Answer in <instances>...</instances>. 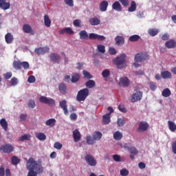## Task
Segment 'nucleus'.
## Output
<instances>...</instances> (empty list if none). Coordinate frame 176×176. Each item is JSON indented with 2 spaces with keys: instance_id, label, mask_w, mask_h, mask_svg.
I'll list each match as a JSON object with an SVG mask.
<instances>
[{
  "instance_id": "obj_53",
  "label": "nucleus",
  "mask_w": 176,
  "mask_h": 176,
  "mask_svg": "<svg viewBox=\"0 0 176 176\" xmlns=\"http://www.w3.org/2000/svg\"><path fill=\"white\" fill-rule=\"evenodd\" d=\"M149 87L152 90V91H155V90L157 89V86H156V84H155V82H151L149 83Z\"/></svg>"
},
{
  "instance_id": "obj_62",
  "label": "nucleus",
  "mask_w": 176,
  "mask_h": 176,
  "mask_svg": "<svg viewBox=\"0 0 176 176\" xmlns=\"http://www.w3.org/2000/svg\"><path fill=\"white\" fill-rule=\"evenodd\" d=\"M109 53L111 54V56H113V54H116V50L113 47H110L109 49Z\"/></svg>"
},
{
  "instance_id": "obj_57",
  "label": "nucleus",
  "mask_w": 176,
  "mask_h": 176,
  "mask_svg": "<svg viewBox=\"0 0 176 176\" xmlns=\"http://www.w3.org/2000/svg\"><path fill=\"white\" fill-rule=\"evenodd\" d=\"M64 1H65V3L67 5V6H70L71 8L74 6V0H64Z\"/></svg>"
},
{
  "instance_id": "obj_30",
  "label": "nucleus",
  "mask_w": 176,
  "mask_h": 176,
  "mask_svg": "<svg viewBox=\"0 0 176 176\" xmlns=\"http://www.w3.org/2000/svg\"><path fill=\"white\" fill-rule=\"evenodd\" d=\"M168 129L169 130L172 132L174 133V131H175L176 130V124L173 121H168Z\"/></svg>"
},
{
  "instance_id": "obj_1",
  "label": "nucleus",
  "mask_w": 176,
  "mask_h": 176,
  "mask_svg": "<svg viewBox=\"0 0 176 176\" xmlns=\"http://www.w3.org/2000/svg\"><path fill=\"white\" fill-rule=\"evenodd\" d=\"M26 168L29 171H38V173H43V166L38 164V162L32 157L28 159L26 162Z\"/></svg>"
},
{
  "instance_id": "obj_16",
  "label": "nucleus",
  "mask_w": 176,
  "mask_h": 176,
  "mask_svg": "<svg viewBox=\"0 0 176 176\" xmlns=\"http://www.w3.org/2000/svg\"><path fill=\"white\" fill-rule=\"evenodd\" d=\"M0 8L3 10H8L10 8V3L6 2V0H0Z\"/></svg>"
},
{
  "instance_id": "obj_23",
  "label": "nucleus",
  "mask_w": 176,
  "mask_h": 176,
  "mask_svg": "<svg viewBox=\"0 0 176 176\" xmlns=\"http://www.w3.org/2000/svg\"><path fill=\"white\" fill-rule=\"evenodd\" d=\"M112 9L116 10V12H122V5L119 1H115L112 5Z\"/></svg>"
},
{
  "instance_id": "obj_60",
  "label": "nucleus",
  "mask_w": 176,
  "mask_h": 176,
  "mask_svg": "<svg viewBox=\"0 0 176 176\" xmlns=\"http://www.w3.org/2000/svg\"><path fill=\"white\" fill-rule=\"evenodd\" d=\"M28 82L29 83H34L35 82V76H30L28 78Z\"/></svg>"
},
{
  "instance_id": "obj_17",
  "label": "nucleus",
  "mask_w": 176,
  "mask_h": 176,
  "mask_svg": "<svg viewBox=\"0 0 176 176\" xmlns=\"http://www.w3.org/2000/svg\"><path fill=\"white\" fill-rule=\"evenodd\" d=\"M116 45L117 46H123L124 45V38L121 36H117L115 38Z\"/></svg>"
},
{
  "instance_id": "obj_38",
  "label": "nucleus",
  "mask_w": 176,
  "mask_h": 176,
  "mask_svg": "<svg viewBox=\"0 0 176 176\" xmlns=\"http://www.w3.org/2000/svg\"><path fill=\"white\" fill-rule=\"evenodd\" d=\"M102 137V133L100 131L94 132L93 134V138L95 140V141H98L99 140H101Z\"/></svg>"
},
{
  "instance_id": "obj_49",
  "label": "nucleus",
  "mask_w": 176,
  "mask_h": 176,
  "mask_svg": "<svg viewBox=\"0 0 176 176\" xmlns=\"http://www.w3.org/2000/svg\"><path fill=\"white\" fill-rule=\"evenodd\" d=\"M12 163L16 166L20 163V159L17 158L16 156H13L12 157Z\"/></svg>"
},
{
  "instance_id": "obj_45",
  "label": "nucleus",
  "mask_w": 176,
  "mask_h": 176,
  "mask_svg": "<svg viewBox=\"0 0 176 176\" xmlns=\"http://www.w3.org/2000/svg\"><path fill=\"white\" fill-rule=\"evenodd\" d=\"M87 140V143L89 145H93V144H96V140H94V138H91V136H87L86 138Z\"/></svg>"
},
{
  "instance_id": "obj_26",
  "label": "nucleus",
  "mask_w": 176,
  "mask_h": 176,
  "mask_svg": "<svg viewBox=\"0 0 176 176\" xmlns=\"http://www.w3.org/2000/svg\"><path fill=\"white\" fill-rule=\"evenodd\" d=\"M80 35V39H82V41H87L89 39V34H87V32L86 30H82L79 32Z\"/></svg>"
},
{
  "instance_id": "obj_42",
  "label": "nucleus",
  "mask_w": 176,
  "mask_h": 176,
  "mask_svg": "<svg viewBox=\"0 0 176 176\" xmlns=\"http://www.w3.org/2000/svg\"><path fill=\"white\" fill-rule=\"evenodd\" d=\"M140 36L138 34H134L129 37L130 42H137V41L140 39Z\"/></svg>"
},
{
  "instance_id": "obj_2",
  "label": "nucleus",
  "mask_w": 176,
  "mask_h": 176,
  "mask_svg": "<svg viewBox=\"0 0 176 176\" xmlns=\"http://www.w3.org/2000/svg\"><path fill=\"white\" fill-rule=\"evenodd\" d=\"M113 64L116 65L118 69H122L126 67V54H121L120 56L116 57L113 60Z\"/></svg>"
},
{
  "instance_id": "obj_34",
  "label": "nucleus",
  "mask_w": 176,
  "mask_h": 176,
  "mask_svg": "<svg viewBox=\"0 0 176 176\" xmlns=\"http://www.w3.org/2000/svg\"><path fill=\"white\" fill-rule=\"evenodd\" d=\"M161 76L164 79H171V78H172L171 72H170L168 71L163 72L161 73Z\"/></svg>"
},
{
  "instance_id": "obj_61",
  "label": "nucleus",
  "mask_w": 176,
  "mask_h": 176,
  "mask_svg": "<svg viewBox=\"0 0 176 176\" xmlns=\"http://www.w3.org/2000/svg\"><path fill=\"white\" fill-rule=\"evenodd\" d=\"M73 24L75 27H81L80 25V20L76 19L74 21Z\"/></svg>"
},
{
  "instance_id": "obj_21",
  "label": "nucleus",
  "mask_w": 176,
  "mask_h": 176,
  "mask_svg": "<svg viewBox=\"0 0 176 176\" xmlns=\"http://www.w3.org/2000/svg\"><path fill=\"white\" fill-rule=\"evenodd\" d=\"M99 8L100 12H106L107 9L108 8V1H102L100 2Z\"/></svg>"
},
{
  "instance_id": "obj_28",
  "label": "nucleus",
  "mask_w": 176,
  "mask_h": 176,
  "mask_svg": "<svg viewBox=\"0 0 176 176\" xmlns=\"http://www.w3.org/2000/svg\"><path fill=\"white\" fill-rule=\"evenodd\" d=\"M80 79V74L78 73H73L72 76L71 82L72 83H76Z\"/></svg>"
},
{
  "instance_id": "obj_39",
  "label": "nucleus",
  "mask_w": 176,
  "mask_h": 176,
  "mask_svg": "<svg viewBox=\"0 0 176 176\" xmlns=\"http://www.w3.org/2000/svg\"><path fill=\"white\" fill-rule=\"evenodd\" d=\"M113 138L116 141H119L121 138H123V135L122 133H120V131H117L113 133Z\"/></svg>"
},
{
  "instance_id": "obj_44",
  "label": "nucleus",
  "mask_w": 176,
  "mask_h": 176,
  "mask_svg": "<svg viewBox=\"0 0 176 176\" xmlns=\"http://www.w3.org/2000/svg\"><path fill=\"white\" fill-rule=\"evenodd\" d=\"M129 153H131V155H138V150L137 149V148H135L134 146H131L129 148Z\"/></svg>"
},
{
  "instance_id": "obj_18",
  "label": "nucleus",
  "mask_w": 176,
  "mask_h": 176,
  "mask_svg": "<svg viewBox=\"0 0 176 176\" xmlns=\"http://www.w3.org/2000/svg\"><path fill=\"white\" fill-rule=\"evenodd\" d=\"M80 132L78 129H76L73 131V138L74 142H79L80 141Z\"/></svg>"
},
{
  "instance_id": "obj_51",
  "label": "nucleus",
  "mask_w": 176,
  "mask_h": 176,
  "mask_svg": "<svg viewBox=\"0 0 176 176\" xmlns=\"http://www.w3.org/2000/svg\"><path fill=\"white\" fill-rule=\"evenodd\" d=\"M97 49L100 53H105V46L102 45H98Z\"/></svg>"
},
{
  "instance_id": "obj_10",
  "label": "nucleus",
  "mask_w": 176,
  "mask_h": 176,
  "mask_svg": "<svg viewBox=\"0 0 176 176\" xmlns=\"http://www.w3.org/2000/svg\"><path fill=\"white\" fill-rule=\"evenodd\" d=\"M119 85L121 87H129L130 85V80L127 77H122L120 79Z\"/></svg>"
},
{
  "instance_id": "obj_11",
  "label": "nucleus",
  "mask_w": 176,
  "mask_h": 176,
  "mask_svg": "<svg viewBox=\"0 0 176 176\" xmlns=\"http://www.w3.org/2000/svg\"><path fill=\"white\" fill-rule=\"evenodd\" d=\"M50 58L52 63H55L56 64H60V61H61V56L56 53H51Z\"/></svg>"
},
{
  "instance_id": "obj_46",
  "label": "nucleus",
  "mask_w": 176,
  "mask_h": 176,
  "mask_svg": "<svg viewBox=\"0 0 176 176\" xmlns=\"http://www.w3.org/2000/svg\"><path fill=\"white\" fill-rule=\"evenodd\" d=\"M125 123H126V121H124V119H123V118L118 119L117 124L119 127H123V126H124Z\"/></svg>"
},
{
  "instance_id": "obj_47",
  "label": "nucleus",
  "mask_w": 176,
  "mask_h": 176,
  "mask_svg": "<svg viewBox=\"0 0 176 176\" xmlns=\"http://www.w3.org/2000/svg\"><path fill=\"white\" fill-rule=\"evenodd\" d=\"M109 75H111V72H109L108 69H104L102 72V76L103 78H109Z\"/></svg>"
},
{
  "instance_id": "obj_48",
  "label": "nucleus",
  "mask_w": 176,
  "mask_h": 176,
  "mask_svg": "<svg viewBox=\"0 0 176 176\" xmlns=\"http://www.w3.org/2000/svg\"><path fill=\"white\" fill-rule=\"evenodd\" d=\"M82 74L86 79H91V78H93V76H91V74H90V73L86 70H84Z\"/></svg>"
},
{
  "instance_id": "obj_33",
  "label": "nucleus",
  "mask_w": 176,
  "mask_h": 176,
  "mask_svg": "<svg viewBox=\"0 0 176 176\" xmlns=\"http://www.w3.org/2000/svg\"><path fill=\"white\" fill-rule=\"evenodd\" d=\"M46 126H49L50 127H54L56 126V119L50 118L45 122Z\"/></svg>"
},
{
  "instance_id": "obj_15",
  "label": "nucleus",
  "mask_w": 176,
  "mask_h": 176,
  "mask_svg": "<svg viewBox=\"0 0 176 176\" xmlns=\"http://www.w3.org/2000/svg\"><path fill=\"white\" fill-rule=\"evenodd\" d=\"M23 31L25 34H30L31 35H34L35 34V32L32 30V28L31 27V25L28 24L23 25Z\"/></svg>"
},
{
  "instance_id": "obj_4",
  "label": "nucleus",
  "mask_w": 176,
  "mask_h": 176,
  "mask_svg": "<svg viewBox=\"0 0 176 176\" xmlns=\"http://www.w3.org/2000/svg\"><path fill=\"white\" fill-rule=\"evenodd\" d=\"M149 55L146 52H141L138 53L135 56V63H142V61H145V60H148Z\"/></svg>"
},
{
  "instance_id": "obj_5",
  "label": "nucleus",
  "mask_w": 176,
  "mask_h": 176,
  "mask_svg": "<svg viewBox=\"0 0 176 176\" xmlns=\"http://www.w3.org/2000/svg\"><path fill=\"white\" fill-rule=\"evenodd\" d=\"M14 151V147L10 144H3L0 147V152L2 153H12Z\"/></svg>"
},
{
  "instance_id": "obj_40",
  "label": "nucleus",
  "mask_w": 176,
  "mask_h": 176,
  "mask_svg": "<svg viewBox=\"0 0 176 176\" xmlns=\"http://www.w3.org/2000/svg\"><path fill=\"white\" fill-rule=\"evenodd\" d=\"M148 34H150L151 36H156V34H159V30L153 28L149 29Z\"/></svg>"
},
{
  "instance_id": "obj_27",
  "label": "nucleus",
  "mask_w": 176,
  "mask_h": 176,
  "mask_svg": "<svg viewBox=\"0 0 176 176\" xmlns=\"http://www.w3.org/2000/svg\"><path fill=\"white\" fill-rule=\"evenodd\" d=\"M5 39H6V43L10 44L13 43V40L14 38H13V35L11 34V33H7L5 35Z\"/></svg>"
},
{
  "instance_id": "obj_32",
  "label": "nucleus",
  "mask_w": 176,
  "mask_h": 176,
  "mask_svg": "<svg viewBox=\"0 0 176 176\" xmlns=\"http://www.w3.org/2000/svg\"><path fill=\"white\" fill-rule=\"evenodd\" d=\"M12 65L15 69L17 71L21 69L22 63L20 60H14Z\"/></svg>"
},
{
  "instance_id": "obj_59",
  "label": "nucleus",
  "mask_w": 176,
  "mask_h": 176,
  "mask_svg": "<svg viewBox=\"0 0 176 176\" xmlns=\"http://www.w3.org/2000/svg\"><path fill=\"white\" fill-rule=\"evenodd\" d=\"M120 2H121L122 6H124L125 8L129 6V0H118Z\"/></svg>"
},
{
  "instance_id": "obj_37",
  "label": "nucleus",
  "mask_w": 176,
  "mask_h": 176,
  "mask_svg": "<svg viewBox=\"0 0 176 176\" xmlns=\"http://www.w3.org/2000/svg\"><path fill=\"white\" fill-rule=\"evenodd\" d=\"M44 24L45 25V27H50V25H52V21L50 20V19L49 18L48 15H45L44 16Z\"/></svg>"
},
{
  "instance_id": "obj_35",
  "label": "nucleus",
  "mask_w": 176,
  "mask_h": 176,
  "mask_svg": "<svg viewBox=\"0 0 176 176\" xmlns=\"http://www.w3.org/2000/svg\"><path fill=\"white\" fill-rule=\"evenodd\" d=\"M85 86L88 89H93V87L96 86V81L93 80H89L88 81L86 82Z\"/></svg>"
},
{
  "instance_id": "obj_43",
  "label": "nucleus",
  "mask_w": 176,
  "mask_h": 176,
  "mask_svg": "<svg viewBox=\"0 0 176 176\" xmlns=\"http://www.w3.org/2000/svg\"><path fill=\"white\" fill-rule=\"evenodd\" d=\"M38 170H29L27 176H38V174H42L43 172H38Z\"/></svg>"
},
{
  "instance_id": "obj_56",
  "label": "nucleus",
  "mask_w": 176,
  "mask_h": 176,
  "mask_svg": "<svg viewBox=\"0 0 176 176\" xmlns=\"http://www.w3.org/2000/svg\"><path fill=\"white\" fill-rule=\"evenodd\" d=\"M54 148H55V149L60 150V149H61V148H63V144L60 142H56L54 144Z\"/></svg>"
},
{
  "instance_id": "obj_14",
  "label": "nucleus",
  "mask_w": 176,
  "mask_h": 176,
  "mask_svg": "<svg viewBox=\"0 0 176 176\" xmlns=\"http://www.w3.org/2000/svg\"><path fill=\"white\" fill-rule=\"evenodd\" d=\"M50 48L48 47H41L36 48L34 52L37 54H45V53H49Z\"/></svg>"
},
{
  "instance_id": "obj_13",
  "label": "nucleus",
  "mask_w": 176,
  "mask_h": 176,
  "mask_svg": "<svg viewBox=\"0 0 176 176\" xmlns=\"http://www.w3.org/2000/svg\"><path fill=\"white\" fill-rule=\"evenodd\" d=\"M59 107L63 109L65 115H68L69 112L68 111V107L67 106V100H63L59 102Z\"/></svg>"
},
{
  "instance_id": "obj_25",
  "label": "nucleus",
  "mask_w": 176,
  "mask_h": 176,
  "mask_svg": "<svg viewBox=\"0 0 176 176\" xmlns=\"http://www.w3.org/2000/svg\"><path fill=\"white\" fill-rule=\"evenodd\" d=\"M89 23L91 25H98L101 21L97 17H94L89 20Z\"/></svg>"
},
{
  "instance_id": "obj_20",
  "label": "nucleus",
  "mask_w": 176,
  "mask_h": 176,
  "mask_svg": "<svg viewBox=\"0 0 176 176\" xmlns=\"http://www.w3.org/2000/svg\"><path fill=\"white\" fill-rule=\"evenodd\" d=\"M111 122V113H107L102 116V123L103 124H109Z\"/></svg>"
},
{
  "instance_id": "obj_6",
  "label": "nucleus",
  "mask_w": 176,
  "mask_h": 176,
  "mask_svg": "<svg viewBox=\"0 0 176 176\" xmlns=\"http://www.w3.org/2000/svg\"><path fill=\"white\" fill-rule=\"evenodd\" d=\"M85 162L87 163L89 166H91V167H96L97 166V160L94 159V157L90 154H87L85 155Z\"/></svg>"
},
{
  "instance_id": "obj_31",
  "label": "nucleus",
  "mask_w": 176,
  "mask_h": 176,
  "mask_svg": "<svg viewBox=\"0 0 176 176\" xmlns=\"http://www.w3.org/2000/svg\"><path fill=\"white\" fill-rule=\"evenodd\" d=\"M162 96L163 97H165V98L170 97V96H171V90H170V89L168 88L163 89L162 92Z\"/></svg>"
},
{
  "instance_id": "obj_22",
  "label": "nucleus",
  "mask_w": 176,
  "mask_h": 176,
  "mask_svg": "<svg viewBox=\"0 0 176 176\" xmlns=\"http://www.w3.org/2000/svg\"><path fill=\"white\" fill-rule=\"evenodd\" d=\"M59 34L61 35L64 34H68L69 35H72L74 34V30L71 28H65L61 30H60Z\"/></svg>"
},
{
  "instance_id": "obj_54",
  "label": "nucleus",
  "mask_w": 176,
  "mask_h": 176,
  "mask_svg": "<svg viewBox=\"0 0 176 176\" xmlns=\"http://www.w3.org/2000/svg\"><path fill=\"white\" fill-rule=\"evenodd\" d=\"M29 108H35V101L34 100H30L28 102Z\"/></svg>"
},
{
  "instance_id": "obj_19",
  "label": "nucleus",
  "mask_w": 176,
  "mask_h": 176,
  "mask_svg": "<svg viewBox=\"0 0 176 176\" xmlns=\"http://www.w3.org/2000/svg\"><path fill=\"white\" fill-rule=\"evenodd\" d=\"M58 89L61 94H66L67 93V85L64 83L59 84Z\"/></svg>"
},
{
  "instance_id": "obj_52",
  "label": "nucleus",
  "mask_w": 176,
  "mask_h": 176,
  "mask_svg": "<svg viewBox=\"0 0 176 176\" xmlns=\"http://www.w3.org/2000/svg\"><path fill=\"white\" fill-rule=\"evenodd\" d=\"M11 86H16L19 83V80L16 77H13L10 80Z\"/></svg>"
},
{
  "instance_id": "obj_7",
  "label": "nucleus",
  "mask_w": 176,
  "mask_h": 176,
  "mask_svg": "<svg viewBox=\"0 0 176 176\" xmlns=\"http://www.w3.org/2000/svg\"><path fill=\"white\" fill-rule=\"evenodd\" d=\"M142 100V91H137L131 95L129 98V101L131 102H137V101H140Z\"/></svg>"
},
{
  "instance_id": "obj_8",
  "label": "nucleus",
  "mask_w": 176,
  "mask_h": 176,
  "mask_svg": "<svg viewBox=\"0 0 176 176\" xmlns=\"http://www.w3.org/2000/svg\"><path fill=\"white\" fill-rule=\"evenodd\" d=\"M39 101L41 102V104H47V105H51L53 107V105H56V102L52 98H47L46 96H41L39 98Z\"/></svg>"
},
{
  "instance_id": "obj_50",
  "label": "nucleus",
  "mask_w": 176,
  "mask_h": 176,
  "mask_svg": "<svg viewBox=\"0 0 176 176\" xmlns=\"http://www.w3.org/2000/svg\"><path fill=\"white\" fill-rule=\"evenodd\" d=\"M120 174L122 176H127L129 175V170L126 168H122L120 170Z\"/></svg>"
},
{
  "instance_id": "obj_36",
  "label": "nucleus",
  "mask_w": 176,
  "mask_h": 176,
  "mask_svg": "<svg viewBox=\"0 0 176 176\" xmlns=\"http://www.w3.org/2000/svg\"><path fill=\"white\" fill-rule=\"evenodd\" d=\"M137 10V3L135 1H132L131 3V6L128 8V11L129 12H135Z\"/></svg>"
},
{
  "instance_id": "obj_12",
  "label": "nucleus",
  "mask_w": 176,
  "mask_h": 176,
  "mask_svg": "<svg viewBox=\"0 0 176 176\" xmlns=\"http://www.w3.org/2000/svg\"><path fill=\"white\" fill-rule=\"evenodd\" d=\"M88 38H89V39H94V40L97 39V41H105V39H106L105 36L98 35L95 33L89 34L88 36Z\"/></svg>"
},
{
  "instance_id": "obj_58",
  "label": "nucleus",
  "mask_w": 176,
  "mask_h": 176,
  "mask_svg": "<svg viewBox=\"0 0 176 176\" xmlns=\"http://www.w3.org/2000/svg\"><path fill=\"white\" fill-rule=\"evenodd\" d=\"M25 140L30 141V136L28 135L25 134L19 138V141H25Z\"/></svg>"
},
{
  "instance_id": "obj_63",
  "label": "nucleus",
  "mask_w": 176,
  "mask_h": 176,
  "mask_svg": "<svg viewBox=\"0 0 176 176\" xmlns=\"http://www.w3.org/2000/svg\"><path fill=\"white\" fill-rule=\"evenodd\" d=\"M113 159L114 160V162H120V156L119 155H113Z\"/></svg>"
},
{
  "instance_id": "obj_64",
  "label": "nucleus",
  "mask_w": 176,
  "mask_h": 176,
  "mask_svg": "<svg viewBox=\"0 0 176 176\" xmlns=\"http://www.w3.org/2000/svg\"><path fill=\"white\" fill-rule=\"evenodd\" d=\"M172 151L175 155H176V141L172 143Z\"/></svg>"
},
{
  "instance_id": "obj_24",
  "label": "nucleus",
  "mask_w": 176,
  "mask_h": 176,
  "mask_svg": "<svg viewBox=\"0 0 176 176\" xmlns=\"http://www.w3.org/2000/svg\"><path fill=\"white\" fill-rule=\"evenodd\" d=\"M165 46L168 49H174L176 46V42L174 40H169L165 43Z\"/></svg>"
},
{
  "instance_id": "obj_29",
  "label": "nucleus",
  "mask_w": 176,
  "mask_h": 176,
  "mask_svg": "<svg viewBox=\"0 0 176 176\" xmlns=\"http://www.w3.org/2000/svg\"><path fill=\"white\" fill-rule=\"evenodd\" d=\"M0 124L3 129L4 131H8V121H6V119L2 118L0 120Z\"/></svg>"
},
{
  "instance_id": "obj_3",
  "label": "nucleus",
  "mask_w": 176,
  "mask_h": 176,
  "mask_svg": "<svg viewBox=\"0 0 176 176\" xmlns=\"http://www.w3.org/2000/svg\"><path fill=\"white\" fill-rule=\"evenodd\" d=\"M87 96H89V89L87 88H85L82 89L81 90H80L78 92L76 98H77V101H85V100H86V98H87Z\"/></svg>"
},
{
  "instance_id": "obj_9",
  "label": "nucleus",
  "mask_w": 176,
  "mask_h": 176,
  "mask_svg": "<svg viewBox=\"0 0 176 176\" xmlns=\"http://www.w3.org/2000/svg\"><path fill=\"white\" fill-rule=\"evenodd\" d=\"M149 127V124L148 122L145 121L140 122L139 124V126L137 129L138 133H144V131H146Z\"/></svg>"
},
{
  "instance_id": "obj_41",
  "label": "nucleus",
  "mask_w": 176,
  "mask_h": 176,
  "mask_svg": "<svg viewBox=\"0 0 176 176\" xmlns=\"http://www.w3.org/2000/svg\"><path fill=\"white\" fill-rule=\"evenodd\" d=\"M36 137L40 141H45L46 140V135L45 133L40 132L36 134Z\"/></svg>"
},
{
  "instance_id": "obj_55",
  "label": "nucleus",
  "mask_w": 176,
  "mask_h": 176,
  "mask_svg": "<svg viewBox=\"0 0 176 176\" xmlns=\"http://www.w3.org/2000/svg\"><path fill=\"white\" fill-rule=\"evenodd\" d=\"M22 67L25 69H30V63L27 61L22 62Z\"/></svg>"
}]
</instances>
